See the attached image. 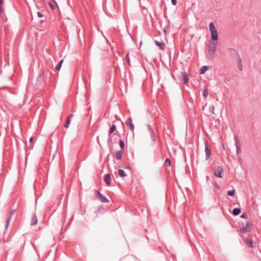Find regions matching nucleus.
Wrapping results in <instances>:
<instances>
[{
    "instance_id": "33",
    "label": "nucleus",
    "mask_w": 261,
    "mask_h": 261,
    "mask_svg": "<svg viewBox=\"0 0 261 261\" xmlns=\"http://www.w3.org/2000/svg\"><path fill=\"white\" fill-rule=\"evenodd\" d=\"M172 4L174 6H175L177 4L176 0H171Z\"/></svg>"
},
{
    "instance_id": "29",
    "label": "nucleus",
    "mask_w": 261,
    "mask_h": 261,
    "mask_svg": "<svg viewBox=\"0 0 261 261\" xmlns=\"http://www.w3.org/2000/svg\"><path fill=\"white\" fill-rule=\"evenodd\" d=\"M202 94L204 98H206L207 97L208 93H207V89L206 88L203 91Z\"/></svg>"
},
{
    "instance_id": "11",
    "label": "nucleus",
    "mask_w": 261,
    "mask_h": 261,
    "mask_svg": "<svg viewBox=\"0 0 261 261\" xmlns=\"http://www.w3.org/2000/svg\"><path fill=\"white\" fill-rule=\"evenodd\" d=\"M73 116V115L72 114H70L67 118L66 122L64 124V127L66 128H67L69 127L70 123V120L71 118Z\"/></svg>"
},
{
    "instance_id": "12",
    "label": "nucleus",
    "mask_w": 261,
    "mask_h": 261,
    "mask_svg": "<svg viewBox=\"0 0 261 261\" xmlns=\"http://www.w3.org/2000/svg\"><path fill=\"white\" fill-rule=\"evenodd\" d=\"M38 222V220L36 217V215L35 214H34L32 215L30 224L31 225H36Z\"/></svg>"
},
{
    "instance_id": "36",
    "label": "nucleus",
    "mask_w": 261,
    "mask_h": 261,
    "mask_svg": "<svg viewBox=\"0 0 261 261\" xmlns=\"http://www.w3.org/2000/svg\"><path fill=\"white\" fill-rule=\"evenodd\" d=\"M33 137H31L29 139V141L31 142V143H32L33 142Z\"/></svg>"
},
{
    "instance_id": "30",
    "label": "nucleus",
    "mask_w": 261,
    "mask_h": 261,
    "mask_svg": "<svg viewBox=\"0 0 261 261\" xmlns=\"http://www.w3.org/2000/svg\"><path fill=\"white\" fill-rule=\"evenodd\" d=\"M241 218L246 219L247 218V216L246 213H243L241 215Z\"/></svg>"
},
{
    "instance_id": "37",
    "label": "nucleus",
    "mask_w": 261,
    "mask_h": 261,
    "mask_svg": "<svg viewBox=\"0 0 261 261\" xmlns=\"http://www.w3.org/2000/svg\"><path fill=\"white\" fill-rule=\"evenodd\" d=\"M3 3V0H0V5Z\"/></svg>"
},
{
    "instance_id": "23",
    "label": "nucleus",
    "mask_w": 261,
    "mask_h": 261,
    "mask_svg": "<svg viewBox=\"0 0 261 261\" xmlns=\"http://www.w3.org/2000/svg\"><path fill=\"white\" fill-rule=\"evenodd\" d=\"M63 62V60H61L60 61L59 63L56 66V70H57V71H59L60 70V68H61V67L62 66Z\"/></svg>"
},
{
    "instance_id": "39",
    "label": "nucleus",
    "mask_w": 261,
    "mask_h": 261,
    "mask_svg": "<svg viewBox=\"0 0 261 261\" xmlns=\"http://www.w3.org/2000/svg\"><path fill=\"white\" fill-rule=\"evenodd\" d=\"M214 109V107H213V108H211V110H213V109Z\"/></svg>"
},
{
    "instance_id": "18",
    "label": "nucleus",
    "mask_w": 261,
    "mask_h": 261,
    "mask_svg": "<svg viewBox=\"0 0 261 261\" xmlns=\"http://www.w3.org/2000/svg\"><path fill=\"white\" fill-rule=\"evenodd\" d=\"M210 67L208 66H202L200 70H199V73L201 74H204L206 71H207L208 69H209Z\"/></svg>"
},
{
    "instance_id": "32",
    "label": "nucleus",
    "mask_w": 261,
    "mask_h": 261,
    "mask_svg": "<svg viewBox=\"0 0 261 261\" xmlns=\"http://www.w3.org/2000/svg\"><path fill=\"white\" fill-rule=\"evenodd\" d=\"M37 15L39 17H42L43 15L40 12H37Z\"/></svg>"
},
{
    "instance_id": "28",
    "label": "nucleus",
    "mask_w": 261,
    "mask_h": 261,
    "mask_svg": "<svg viewBox=\"0 0 261 261\" xmlns=\"http://www.w3.org/2000/svg\"><path fill=\"white\" fill-rule=\"evenodd\" d=\"M125 59H126L128 64L130 66V59H129V57L128 53H127L126 55V56H125Z\"/></svg>"
},
{
    "instance_id": "24",
    "label": "nucleus",
    "mask_w": 261,
    "mask_h": 261,
    "mask_svg": "<svg viewBox=\"0 0 261 261\" xmlns=\"http://www.w3.org/2000/svg\"><path fill=\"white\" fill-rule=\"evenodd\" d=\"M116 127L115 125L113 124L111 126V128L110 129V130L109 132V134H111L112 133H113L116 130Z\"/></svg>"
},
{
    "instance_id": "8",
    "label": "nucleus",
    "mask_w": 261,
    "mask_h": 261,
    "mask_svg": "<svg viewBox=\"0 0 261 261\" xmlns=\"http://www.w3.org/2000/svg\"><path fill=\"white\" fill-rule=\"evenodd\" d=\"M234 141H235V145L236 146V152L238 154L241 152V148L239 144V140L237 137V136H235L234 137Z\"/></svg>"
},
{
    "instance_id": "34",
    "label": "nucleus",
    "mask_w": 261,
    "mask_h": 261,
    "mask_svg": "<svg viewBox=\"0 0 261 261\" xmlns=\"http://www.w3.org/2000/svg\"><path fill=\"white\" fill-rule=\"evenodd\" d=\"M96 194L99 197L100 195H102L99 191H96Z\"/></svg>"
},
{
    "instance_id": "15",
    "label": "nucleus",
    "mask_w": 261,
    "mask_h": 261,
    "mask_svg": "<svg viewBox=\"0 0 261 261\" xmlns=\"http://www.w3.org/2000/svg\"><path fill=\"white\" fill-rule=\"evenodd\" d=\"M205 158L207 160L211 155V150L208 148L207 145L205 146Z\"/></svg>"
},
{
    "instance_id": "27",
    "label": "nucleus",
    "mask_w": 261,
    "mask_h": 261,
    "mask_svg": "<svg viewBox=\"0 0 261 261\" xmlns=\"http://www.w3.org/2000/svg\"><path fill=\"white\" fill-rule=\"evenodd\" d=\"M119 145H120V147L121 148V149H123V148L124 147V143L121 139H120L119 140Z\"/></svg>"
},
{
    "instance_id": "22",
    "label": "nucleus",
    "mask_w": 261,
    "mask_h": 261,
    "mask_svg": "<svg viewBox=\"0 0 261 261\" xmlns=\"http://www.w3.org/2000/svg\"><path fill=\"white\" fill-rule=\"evenodd\" d=\"M99 198L101 202L103 203H107L109 201L108 199L102 195H100V196H99Z\"/></svg>"
},
{
    "instance_id": "26",
    "label": "nucleus",
    "mask_w": 261,
    "mask_h": 261,
    "mask_svg": "<svg viewBox=\"0 0 261 261\" xmlns=\"http://www.w3.org/2000/svg\"><path fill=\"white\" fill-rule=\"evenodd\" d=\"M235 193V190L233 189L232 190L228 191L227 192V195L228 196H233Z\"/></svg>"
},
{
    "instance_id": "2",
    "label": "nucleus",
    "mask_w": 261,
    "mask_h": 261,
    "mask_svg": "<svg viewBox=\"0 0 261 261\" xmlns=\"http://www.w3.org/2000/svg\"><path fill=\"white\" fill-rule=\"evenodd\" d=\"M209 29L211 35L212 39L214 41H217L218 39L217 30L215 27L213 22H210L209 24Z\"/></svg>"
},
{
    "instance_id": "14",
    "label": "nucleus",
    "mask_w": 261,
    "mask_h": 261,
    "mask_svg": "<svg viewBox=\"0 0 261 261\" xmlns=\"http://www.w3.org/2000/svg\"><path fill=\"white\" fill-rule=\"evenodd\" d=\"M155 44L156 46H159L161 49H162V50L164 49L165 43H164V41L159 42L158 41H155Z\"/></svg>"
},
{
    "instance_id": "17",
    "label": "nucleus",
    "mask_w": 261,
    "mask_h": 261,
    "mask_svg": "<svg viewBox=\"0 0 261 261\" xmlns=\"http://www.w3.org/2000/svg\"><path fill=\"white\" fill-rule=\"evenodd\" d=\"M15 211V210L12 211L10 212L9 217L7 218V219H6V228H7V227H8V226L9 225V222H10V220L11 219V217L13 215V214L14 213Z\"/></svg>"
},
{
    "instance_id": "19",
    "label": "nucleus",
    "mask_w": 261,
    "mask_h": 261,
    "mask_svg": "<svg viewBox=\"0 0 261 261\" xmlns=\"http://www.w3.org/2000/svg\"><path fill=\"white\" fill-rule=\"evenodd\" d=\"M244 241L248 246L253 248V241L252 240L245 239L244 240Z\"/></svg>"
},
{
    "instance_id": "6",
    "label": "nucleus",
    "mask_w": 261,
    "mask_h": 261,
    "mask_svg": "<svg viewBox=\"0 0 261 261\" xmlns=\"http://www.w3.org/2000/svg\"><path fill=\"white\" fill-rule=\"evenodd\" d=\"M125 123H126V124L127 126H128V127H129V129L131 131L133 132V131H134V130L135 127H134V124H133V123L132 120V119H131V118H130V117H128V118L126 119V121H125Z\"/></svg>"
},
{
    "instance_id": "31",
    "label": "nucleus",
    "mask_w": 261,
    "mask_h": 261,
    "mask_svg": "<svg viewBox=\"0 0 261 261\" xmlns=\"http://www.w3.org/2000/svg\"><path fill=\"white\" fill-rule=\"evenodd\" d=\"M48 4L52 10H54L55 9L54 5L52 3H49Z\"/></svg>"
},
{
    "instance_id": "1",
    "label": "nucleus",
    "mask_w": 261,
    "mask_h": 261,
    "mask_svg": "<svg viewBox=\"0 0 261 261\" xmlns=\"http://www.w3.org/2000/svg\"><path fill=\"white\" fill-rule=\"evenodd\" d=\"M217 42L211 41L208 46V53L212 58L215 57V52L217 49Z\"/></svg>"
},
{
    "instance_id": "10",
    "label": "nucleus",
    "mask_w": 261,
    "mask_h": 261,
    "mask_svg": "<svg viewBox=\"0 0 261 261\" xmlns=\"http://www.w3.org/2000/svg\"><path fill=\"white\" fill-rule=\"evenodd\" d=\"M182 80L184 84H188L189 83V76L186 72L181 73Z\"/></svg>"
},
{
    "instance_id": "35",
    "label": "nucleus",
    "mask_w": 261,
    "mask_h": 261,
    "mask_svg": "<svg viewBox=\"0 0 261 261\" xmlns=\"http://www.w3.org/2000/svg\"><path fill=\"white\" fill-rule=\"evenodd\" d=\"M215 187H216L217 189H218V190H219V189H220V187H219V186L217 184H215Z\"/></svg>"
},
{
    "instance_id": "3",
    "label": "nucleus",
    "mask_w": 261,
    "mask_h": 261,
    "mask_svg": "<svg viewBox=\"0 0 261 261\" xmlns=\"http://www.w3.org/2000/svg\"><path fill=\"white\" fill-rule=\"evenodd\" d=\"M252 227V223L250 221H248L246 223L245 226L240 229V231L243 233L250 232L251 231Z\"/></svg>"
},
{
    "instance_id": "38",
    "label": "nucleus",
    "mask_w": 261,
    "mask_h": 261,
    "mask_svg": "<svg viewBox=\"0 0 261 261\" xmlns=\"http://www.w3.org/2000/svg\"><path fill=\"white\" fill-rule=\"evenodd\" d=\"M53 1L54 2V3H55L57 6H58L57 3H56V2L55 0H53Z\"/></svg>"
},
{
    "instance_id": "5",
    "label": "nucleus",
    "mask_w": 261,
    "mask_h": 261,
    "mask_svg": "<svg viewBox=\"0 0 261 261\" xmlns=\"http://www.w3.org/2000/svg\"><path fill=\"white\" fill-rule=\"evenodd\" d=\"M228 51L229 55L234 60L240 56L238 51L234 48H228Z\"/></svg>"
},
{
    "instance_id": "25",
    "label": "nucleus",
    "mask_w": 261,
    "mask_h": 261,
    "mask_svg": "<svg viewBox=\"0 0 261 261\" xmlns=\"http://www.w3.org/2000/svg\"><path fill=\"white\" fill-rule=\"evenodd\" d=\"M171 165V161L169 158H167L165 160L164 163V166H170Z\"/></svg>"
},
{
    "instance_id": "13",
    "label": "nucleus",
    "mask_w": 261,
    "mask_h": 261,
    "mask_svg": "<svg viewBox=\"0 0 261 261\" xmlns=\"http://www.w3.org/2000/svg\"><path fill=\"white\" fill-rule=\"evenodd\" d=\"M104 180L106 182V183L108 185H109L111 184V177L110 174H107L105 176Z\"/></svg>"
},
{
    "instance_id": "21",
    "label": "nucleus",
    "mask_w": 261,
    "mask_h": 261,
    "mask_svg": "<svg viewBox=\"0 0 261 261\" xmlns=\"http://www.w3.org/2000/svg\"><path fill=\"white\" fill-rule=\"evenodd\" d=\"M118 172L119 176L122 177L126 176V174H125V172L122 169H119L118 171Z\"/></svg>"
},
{
    "instance_id": "4",
    "label": "nucleus",
    "mask_w": 261,
    "mask_h": 261,
    "mask_svg": "<svg viewBox=\"0 0 261 261\" xmlns=\"http://www.w3.org/2000/svg\"><path fill=\"white\" fill-rule=\"evenodd\" d=\"M147 128L148 132L150 136L152 142L153 143V144H155V141H156V139H155V134L154 133L153 128L150 124H148L147 125Z\"/></svg>"
},
{
    "instance_id": "40",
    "label": "nucleus",
    "mask_w": 261,
    "mask_h": 261,
    "mask_svg": "<svg viewBox=\"0 0 261 261\" xmlns=\"http://www.w3.org/2000/svg\"><path fill=\"white\" fill-rule=\"evenodd\" d=\"M214 109V107H213V108H211V110H213V109Z\"/></svg>"
},
{
    "instance_id": "7",
    "label": "nucleus",
    "mask_w": 261,
    "mask_h": 261,
    "mask_svg": "<svg viewBox=\"0 0 261 261\" xmlns=\"http://www.w3.org/2000/svg\"><path fill=\"white\" fill-rule=\"evenodd\" d=\"M235 60H236V62L237 63L238 69L241 71H242L243 69V63H242V60L241 57L240 56V57L237 58V59H235Z\"/></svg>"
},
{
    "instance_id": "9",
    "label": "nucleus",
    "mask_w": 261,
    "mask_h": 261,
    "mask_svg": "<svg viewBox=\"0 0 261 261\" xmlns=\"http://www.w3.org/2000/svg\"><path fill=\"white\" fill-rule=\"evenodd\" d=\"M223 171V169L221 167H218L217 169L215 171V175L216 176L221 178L222 177V173Z\"/></svg>"
},
{
    "instance_id": "20",
    "label": "nucleus",
    "mask_w": 261,
    "mask_h": 261,
    "mask_svg": "<svg viewBox=\"0 0 261 261\" xmlns=\"http://www.w3.org/2000/svg\"><path fill=\"white\" fill-rule=\"evenodd\" d=\"M241 212V210L240 208H234L232 210V214L234 216H238V215H239L240 214Z\"/></svg>"
},
{
    "instance_id": "16",
    "label": "nucleus",
    "mask_w": 261,
    "mask_h": 261,
    "mask_svg": "<svg viewBox=\"0 0 261 261\" xmlns=\"http://www.w3.org/2000/svg\"><path fill=\"white\" fill-rule=\"evenodd\" d=\"M122 151L119 150L116 152L114 157L116 160H120L122 159Z\"/></svg>"
}]
</instances>
